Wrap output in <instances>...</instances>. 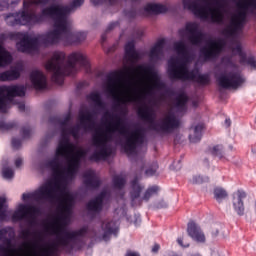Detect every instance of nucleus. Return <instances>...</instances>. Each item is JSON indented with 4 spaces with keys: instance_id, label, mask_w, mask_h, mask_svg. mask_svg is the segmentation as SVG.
Returning <instances> with one entry per match:
<instances>
[{
    "instance_id": "22",
    "label": "nucleus",
    "mask_w": 256,
    "mask_h": 256,
    "mask_svg": "<svg viewBox=\"0 0 256 256\" xmlns=\"http://www.w3.org/2000/svg\"><path fill=\"white\" fill-rule=\"evenodd\" d=\"M245 197H247V194L243 190H238L233 197V209L240 217L245 215V204L243 203Z\"/></svg>"
},
{
    "instance_id": "16",
    "label": "nucleus",
    "mask_w": 256,
    "mask_h": 256,
    "mask_svg": "<svg viewBox=\"0 0 256 256\" xmlns=\"http://www.w3.org/2000/svg\"><path fill=\"white\" fill-rule=\"evenodd\" d=\"M223 42L209 40L207 46L200 49V55L204 61H212V59H217L223 51Z\"/></svg>"
},
{
    "instance_id": "34",
    "label": "nucleus",
    "mask_w": 256,
    "mask_h": 256,
    "mask_svg": "<svg viewBox=\"0 0 256 256\" xmlns=\"http://www.w3.org/2000/svg\"><path fill=\"white\" fill-rule=\"evenodd\" d=\"M190 183H192L193 185H201L203 183H209V177L205 176H193V178L190 180Z\"/></svg>"
},
{
    "instance_id": "19",
    "label": "nucleus",
    "mask_w": 256,
    "mask_h": 256,
    "mask_svg": "<svg viewBox=\"0 0 256 256\" xmlns=\"http://www.w3.org/2000/svg\"><path fill=\"white\" fill-rule=\"evenodd\" d=\"M83 184L85 185L86 189H99L101 187V178L95 173L93 170H87L83 174Z\"/></svg>"
},
{
    "instance_id": "53",
    "label": "nucleus",
    "mask_w": 256,
    "mask_h": 256,
    "mask_svg": "<svg viewBox=\"0 0 256 256\" xmlns=\"http://www.w3.org/2000/svg\"><path fill=\"white\" fill-rule=\"evenodd\" d=\"M101 39H102V43H105L107 39V34H102Z\"/></svg>"
},
{
    "instance_id": "58",
    "label": "nucleus",
    "mask_w": 256,
    "mask_h": 256,
    "mask_svg": "<svg viewBox=\"0 0 256 256\" xmlns=\"http://www.w3.org/2000/svg\"><path fill=\"white\" fill-rule=\"evenodd\" d=\"M33 213H35V207L33 208Z\"/></svg>"
},
{
    "instance_id": "14",
    "label": "nucleus",
    "mask_w": 256,
    "mask_h": 256,
    "mask_svg": "<svg viewBox=\"0 0 256 256\" xmlns=\"http://www.w3.org/2000/svg\"><path fill=\"white\" fill-rule=\"evenodd\" d=\"M180 37H186L191 45L198 47L205 40V33L199 29V23L187 22L185 27L178 31Z\"/></svg>"
},
{
    "instance_id": "52",
    "label": "nucleus",
    "mask_w": 256,
    "mask_h": 256,
    "mask_svg": "<svg viewBox=\"0 0 256 256\" xmlns=\"http://www.w3.org/2000/svg\"><path fill=\"white\" fill-rule=\"evenodd\" d=\"M225 125H226L227 127H231V119H226V120H225Z\"/></svg>"
},
{
    "instance_id": "2",
    "label": "nucleus",
    "mask_w": 256,
    "mask_h": 256,
    "mask_svg": "<svg viewBox=\"0 0 256 256\" xmlns=\"http://www.w3.org/2000/svg\"><path fill=\"white\" fill-rule=\"evenodd\" d=\"M71 115H66L63 120L58 117L50 118V123L60 126L61 138L56 149V156L48 161L47 167L53 171L54 177L42 185L34 195L39 199L47 201L51 205L60 203L61 210L66 215H71L75 198L67 192V179H73L79 167L81 159L87 156L83 149L77 150V146L71 143L69 135L77 141L79 133L83 129L84 133L91 131L95 127L93 114L89 110H80L78 115L79 124L69 126Z\"/></svg>"
},
{
    "instance_id": "4",
    "label": "nucleus",
    "mask_w": 256,
    "mask_h": 256,
    "mask_svg": "<svg viewBox=\"0 0 256 256\" xmlns=\"http://www.w3.org/2000/svg\"><path fill=\"white\" fill-rule=\"evenodd\" d=\"M115 133L125 137L122 147L127 155H133L137 150V145H143L145 141L143 129L138 128L129 132L123 119L119 115H114L112 116V122L108 123L105 131H98L92 137V143L97 150L90 156V161H105L107 157L113 155V148L108 143L113 141V134Z\"/></svg>"
},
{
    "instance_id": "5",
    "label": "nucleus",
    "mask_w": 256,
    "mask_h": 256,
    "mask_svg": "<svg viewBox=\"0 0 256 256\" xmlns=\"http://www.w3.org/2000/svg\"><path fill=\"white\" fill-rule=\"evenodd\" d=\"M22 200L25 204H19L18 209L12 215V221H25L26 227L21 230V237L24 240L19 250H13L15 230L11 227L0 230V256H10L16 253L18 256H33V193H24Z\"/></svg>"
},
{
    "instance_id": "50",
    "label": "nucleus",
    "mask_w": 256,
    "mask_h": 256,
    "mask_svg": "<svg viewBox=\"0 0 256 256\" xmlns=\"http://www.w3.org/2000/svg\"><path fill=\"white\" fill-rule=\"evenodd\" d=\"M125 256H141L137 252L128 251Z\"/></svg>"
},
{
    "instance_id": "38",
    "label": "nucleus",
    "mask_w": 256,
    "mask_h": 256,
    "mask_svg": "<svg viewBox=\"0 0 256 256\" xmlns=\"http://www.w3.org/2000/svg\"><path fill=\"white\" fill-rule=\"evenodd\" d=\"M22 139L25 141L27 139H31V126H24L21 129Z\"/></svg>"
},
{
    "instance_id": "11",
    "label": "nucleus",
    "mask_w": 256,
    "mask_h": 256,
    "mask_svg": "<svg viewBox=\"0 0 256 256\" xmlns=\"http://www.w3.org/2000/svg\"><path fill=\"white\" fill-rule=\"evenodd\" d=\"M168 76L172 81H191L195 73L189 70L187 62L181 61L178 57H171L168 60Z\"/></svg>"
},
{
    "instance_id": "42",
    "label": "nucleus",
    "mask_w": 256,
    "mask_h": 256,
    "mask_svg": "<svg viewBox=\"0 0 256 256\" xmlns=\"http://www.w3.org/2000/svg\"><path fill=\"white\" fill-rule=\"evenodd\" d=\"M9 9V0H0V11H5Z\"/></svg>"
},
{
    "instance_id": "49",
    "label": "nucleus",
    "mask_w": 256,
    "mask_h": 256,
    "mask_svg": "<svg viewBox=\"0 0 256 256\" xmlns=\"http://www.w3.org/2000/svg\"><path fill=\"white\" fill-rule=\"evenodd\" d=\"M92 4H94L95 6L97 5H101L103 3V0H90Z\"/></svg>"
},
{
    "instance_id": "51",
    "label": "nucleus",
    "mask_w": 256,
    "mask_h": 256,
    "mask_svg": "<svg viewBox=\"0 0 256 256\" xmlns=\"http://www.w3.org/2000/svg\"><path fill=\"white\" fill-rule=\"evenodd\" d=\"M159 251V244H155L152 248V253H157Z\"/></svg>"
},
{
    "instance_id": "60",
    "label": "nucleus",
    "mask_w": 256,
    "mask_h": 256,
    "mask_svg": "<svg viewBox=\"0 0 256 256\" xmlns=\"http://www.w3.org/2000/svg\"><path fill=\"white\" fill-rule=\"evenodd\" d=\"M106 115H109V113L107 112Z\"/></svg>"
},
{
    "instance_id": "40",
    "label": "nucleus",
    "mask_w": 256,
    "mask_h": 256,
    "mask_svg": "<svg viewBox=\"0 0 256 256\" xmlns=\"http://www.w3.org/2000/svg\"><path fill=\"white\" fill-rule=\"evenodd\" d=\"M12 148L17 151L19 150V148L22 145V141L19 138H12V142H11Z\"/></svg>"
},
{
    "instance_id": "15",
    "label": "nucleus",
    "mask_w": 256,
    "mask_h": 256,
    "mask_svg": "<svg viewBox=\"0 0 256 256\" xmlns=\"http://www.w3.org/2000/svg\"><path fill=\"white\" fill-rule=\"evenodd\" d=\"M25 87L19 85L0 86V111L1 113H7V103L13 99V97H24Z\"/></svg>"
},
{
    "instance_id": "28",
    "label": "nucleus",
    "mask_w": 256,
    "mask_h": 256,
    "mask_svg": "<svg viewBox=\"0 0 256 256\" xmlns=\"http://www.w3.org/2000/svg\"><path fill=\"white\" fill-rule=\"evenodd\" d=\"M189 101V97H187V94L180 93L176 96L174 100V105L177 111L183 112L187 111V102Z\"/></svg>"
},
{
    "instance_id": "57",
    "label": "nucleus",
    "mask_w": 256,
    "mask_h": 256,
    "mask_svg": "<svg viewBox=\"0 0 256 256\" xmlns=\"http://www.w3.org/2000/svg\"><path fill=\"white\" fill-rule=\"evenodd\" d=\"M192 256H201L200 254H194V255H192Z\"/></svg>"
},
{
    "instance_id": "12",
    "label": "nucleus",
    "mask_w": 256,
    "mask_h": 256,
    "mask_svg": "<svg viewBox=\"0 0 256 256\" xmlns=\"http://www.w3.org/2000/svg\"><path fill=\"white\" fill-rule=\"evenodd\" d=\"M144 189L145 186L139 183L138 178L132 180L130 190V199L132 207H139L143 203V201H149V199H151L153 195H157L159 191L158 186H152L145 191L143 197L141 198V193Z\"/></svg>"
},
{
    "instance_id": "21",
    "label": "nucleus",
    "mask_w": 256,
    "mask_h": 256,
    "mask_svg": "<svg viewBox=\"0 0 256 256\" xmlns=\"http://www.w3.org/2000/svg\"><path fill=\"white\" fill-rule=\"evenodd\" d=\"M107 195H109V192H107V190H103L95 197V199L90 200L87 203L88 211H91L92 213H101V211H103V201Z\"/></svg>"
},
{
    "instance_id": "29",
    "label": "nucleus",
    "mask_w": 256,
    "mask_h": 256,
    "mask_svg": "<svg viewBox=\"0 0 256 256\" xmlns=\"http://www.w3.org/2000/svg\"><path fill=\"white\" fill-rule=\"evenodd\" d=\"M174 51L177 55H180L183 59H187V55H189V51L187 50V45L183 41H177L174 43Z\"/></svg>"
},
{
    "instance_id": "59",
    "label": "nucleus",
    "mask_w": 256,
    "mask_h": 256,
    "mask_svg": "<svg viewBox=\"0 0 256 256\" xmlns=\"http://www.w3.org/2000/svg\"><path fill=\"white\" fill-rule=\"evenodd\" d=\"M216 5H219V2H216Z\"/></svg>"
},
{
    "instance_id": "17",
    "label": "nucleus",
    "mask_w": 256,
    "mask_h": 256,
    "mask_svg": "<svg viewBox=\"0 0 256 256\" xmlns=\"http://www.w3.org/2000/svg\"><path fill=\"white\" fill-rule=\"evenodd\" d=\"M102 231V235L95 232L93 237L98 241H109V239H111V235H115V237H117V233H119V226H117V222L115 221H104L102 223Z\"/></svg>"
},
{
    "instance_id": "36",
    "label": "nucleus",
    "mask_w": 256,
    "mask_h": 256,
    "mask_svg": "<svg viewBox=\"0 0 256 256\" xmlns=\"http://www.w3.org/2000/svg\"><path fill=\"white\" fill-rule=\"evenodd\" d=\"M2 175L4 179H13L15 177V171H13V168L3 167Z\"/></svg>"
},
{
    "instance_id": "45",
    "label": "nucleus",
    "mask_w": 256,
    "mask_h": 256,
    "mask_svg": "<svg viewBox=\"0 0 256 256\" xmlns=\"http://www.w3.org/2000/svg\"><path fill=\"white\" fill-rule=\"evenodd\" d=\"M177 243L178 245H180V247H183L184 249H187L190 246L189 243H183V238H178Z\"/></svg>"
},
{
    "instance_id": "33",
    "label": "nucleus",
    "mask_w": 256,
    "mask_h": 256,
    "mask_svg": "<svg viewBox=\"0 0 256 256\" xmlns=\"http://www.w3.org/2000/svg\"><path fill=\"white\" fill-rule=\"evenodd\" d=\"M233 51H235V53H237L240 57V63H245V61H247V55H245V53L243 52V47L241 46V44H237L234 48Z\"/></svg>"
},
{
    "instance_id": "39",
    "label": "nucleus",
    "mask_w": 256,
    "mask_h": 256,
    "mask_svg": "<svg viewBox=\"0 0 256 256\" xmlns=\"http://www.w3.org/2000/svg\"><path fill=\"white\" fill-rule=\"evenodd\" d=\"M157 169H159V166L157 163H154L150 168H148L145 173L147 177H153L157 173Z\"/></svg>"
},
{
    "instance_id": "54",
    "label": "nucleus",
    "mask_w": 256,
    "mask_h": 256,
    "mask_svg": "<svg viewBox=\"0 0 256 256\" xmlns=\"http://www.w3.org/2000/svg\"><path fill=\"white\" fill-rule=\"evenodd\" d=\"M204 165H206L207 167H209V160L205 159V160H204Z\"/></svg>"
},
{
    "instance_id": "13",
    "label": "nucleus",
    "mask_w": 256,
    "mask_h": 256,
    "mask_svg": "<svg viewBox=\"0 0 256 256\" xmlns=\"http://www.w3.org/2000/svg\"><path fill=\"white\" fill-rule=\"evenodd\" d=\"M33 1L23 2V11L17 13H10L6 15L5 21L10 27H15V25H29L33 21V11L31 10V5Z\"/></svg>"
},
{
    "instance_id": "48",
    "label": "nucleus",
    "mask_w": 256,
    "mask_h": 256,
    "mask_svg": "<svg viewBox=\"0 0 256 256\" xmlns=\"http://www.w3.org/2000/svg\"><path fill=\"white\" fill-rule=\"evenodd\" d=\"M17 107H18L19 111H21V112L25 111V103H19L17 105Z\"/></svg>"
},
{
    "instance_id": "41",
    "label": "nucleus",
    "mask_w": 256,
    "mask_h": 256,
    "mask_svg": "<svg viewBox=\"0 0 256 256\" xmlns=\"http://www.w3.org/2000/svg\"><path fill=\"white\" fill-rule=\"evenodd\" d=\"M244 63H247V65H249L251 67V69L256 70V59H255V57L251 56V57L246 58Z\"/></svg>"
},
{
    "instance_id": "20",
    "label": "nucleus",
    "mask_w": 256,
    "mask_h": 256,
    "mask_svg": "<svg viewBox=\"0 0 256 256\" xmlns=\"http://www.w3.org/2000/svg\"><path fill=\"white\" fill-rule=\"evenodd\" d=\"M187 233L193 241H196L197 243H205V233H203V230H201V227L197 225L194 221H190L187 225Z\"/></svg>"
},
{
    "instance_id": "44",
    "label": "nucleus",
    "mask_w": 256,
    "mask_h": 256,
    "mask_svg": "<svg viewBox=\"0 0 256 256\" xmlns=\"http://www.w3.org/2000/svg\"><path fill=\"white\" fill-rule=\"evenodd\" d=\"M117 25H119V22H112L108 25L106 32L109 33V31H113V29H115V27H117Z\"/></svg>"
},
{
    "instance_id": "26",
    "label": "nucleus",
    "mask_w": 256,
    "mask_h": 256,
    "mask_svg": "<svg viewBox=\"0 0 256 256\" xmlns=\"http://www.w3.org/2000/svg\"><path fill=\"white\" fill-rule=\"evenodd\" d=\"M169 8L163 4L149 3L144 7V11L150 15H159V13H167Z\"/></svg>"
},
{
    "instance_id": "7",
    "label": "nucleus",
    "mask_w": 256,
    "mask_h": 256,
    "mask_svg": "<svg viewBox=\"0 0 256 256\" xmlns=\"http://www.w3.org/2000/svg\"><path fill=\"white\" fill-rule=\"evenodd\" d=\"M65 52L55 51L45 64L46 71L52 73V81L56 85H62L66 75H74L81 67H87L89 64L87 58L81 52H73L68 56L65 62Z\"/></svg>"
},
{
    "instance_id": "43",
    "label": "nucleus",
    "mask_w": 256,
    "mask_h": 256,
    "mask_svg": "<svg viewBox=\"0 0 256 256\" xmlns=\"http://www.w3.org/2000/svg\"><path fill=\"white\" fill-rule=\"evenodd\" d=\"M51 1L56 0H33V5H37V3H40L41 5H47V3H51Z\"/></svg>"
},
{
    "instance_id": "46",
    "label": "nucleus",
    "mask_w": 256,
    "mask_h": 256,
    "mask_svg": "<svg viewBox=\"0 0 256 256\" xmlns=\"http://www.w3.org/2000/svg\"><path fill=\"white\" fill-rule=\"evenodd\" d=\"M21 165H23V158L18 157V158L15 160V167H16L17 169H19V167H21Z\"/></svg>"
},
{
    "instance_id": "30",
    "label": "nucleus",
    "mask_w": 256,
    "mask_h": 256,
    "mask_svg": "<svg viewBox=\"0 0 256 256\" xmlns=\"http://www.w3.org/2000/svg\"><path fill=\"white\" fill-rule=\"evenodd\" d=\"M112 183L115 189H123L127 183V176L125 174H118L112 178Z\"/></svg>"
},
{
    "instance_id": "61",
    "label": "nucleus",
    "mask_w": 256,
    "mask_h": 256,
    "mask_svg": "<svg viewBox=\"0 0 256 256\" xmlns=\"http://www.w3.org/2000/svg\"><path fill=\"white\" fill-rule=\"evenodd\" d=\"M34 224H35V218H34Z\"/></svg>"
},
{
    "instance_id": "25",
    "label": "nucleus",
    "mask_w": 256,
    "mask_h": 256,
    "mask_svg": "<svg viewBox=\"0 0 256 256\" xmlns=\"http://www.w3.org/2000/svg\"><path fill=\"white\" fill-rule=\"evenodd\" d=\"M203 129H205L203 124H197L195 127L190 128V143H199V141H201V137H203Z\"/></svg>"
},
{
    "instance_id": "24",
    "label": "nucleus",
    "mask_w": 256,
    "mask_h": 256,
    "mask_svg": "<svg viewBox=\"0 0 256 256\" xmlns=\"http://www.w3.org/2000/svg\"><path fill=\"white\" fill-rule=\"evenodd\" d=\"M33 87L38 91L47 89V77L39 70H33Z\"/></svg>"
},
{
    "instance_id": "23",
    "label": "nucleus",
    "mask_w": 256,
    "mask_h": 256,
    "mask_svg": "<svg viewBox=\"0 0 256 256\" xmlns=\"http://www.w3.org/2000/svg\"><path fill=\"white\" fill-rule=\"evenodd\" d=\"M164 49H165V40L164 39L158 40L150 50L149 57L151 61H160V59H163Z\"/></svg>"
},
{
    "instance_id": "55",
    "label": "nucleus",
    "mask_w": 256,
    "mask_h": 256,
    "mask_svg": "<svg viewBox=\"0 0 256 256\" xmlns=\"http://www.w3.org/2000/svg\"><path fill=\"white\" fill-rule=\"evenodd\" d=\"M30 81L33 82V72H30Z\"/></svg>"
},
{
    "instance_id": "8",
    "label": "nucleus",
    "mask_w": 256,
    "mask_h": 256,
    "mask_svg": "<svg viewBox=\"0 0 256 256\" xmlns=\"http://www.w3.org/2000/svg\"><path fill=\"white\" fill-rule=\"evenodd\" d=\"M236 6L240 10L230 18L228 25L222 31L227 39H235L243 31L245 23H247V11L249 9L250 13L256 11V0L238 1Z\"/></svg>"
},
{
    "instance_id": "31",
    "label": "nucleus",
    "mask_w": 256,
    "mask_h": 256,
    "mask_svg": "<svg viewBox=\"0 0 256 256\" xmlns=\"http://www.w3.org/2000/svg\"><path fill=\"white\" fill-rule=\"evenodd\" d=\"M208 153H210V155H213V157H219V159H221L223 157V146L216 145V146L210 147L208 149Z\"/></svg>"
},
{
    "instance_id": "1",
    "label": "nucleus",
    "mask_w": 256,
    "mask_h": 256,
    "mask_svg": "<svg viewBox=\"0 0 256 256\" xmlns=\"http://www.w3.org/2000/svg\"><path fill=\"white\" fill-rule=\"evenodd\" d=\"M124 59L131 67H126L125 71H113L106 75V91L116 101L117 109L127 103L142 105L138 108V116L142 121L149 123L148 129L159 135L166 137L175 133L181 127V119L177 115L169 112L158 120H155V111L145 104V100L153 89H159L161 82L157 72L150 66L133 65L141 59V53L135 50V42L130 41L125 45Z\"/></svg>"
},
{
    "instance_id": "18",
    "label": "nucleus",
    "mask_w": 256,
    "mask_h": 256,
    "mask_svg": "<svg viewBox=\"0 0 256 256\" xmlns=\"http://www.w3.org/2000/svg\"><path fill=\"white\" fill-rule=\"evenodd\" d=\"M14 37L15 39H18V42L16 43L18 51L21 53H31L33 50V38L23 32L15 33Z\"/></svg>"
},
{
    "instance_id": "6",
    "label": "nucleus",
    "mask_w": 256,
    "mask_h": 256,
    "mask_svg": "<svg viewBox=\"0 0 256 256\" xmlns=\"http://www.w3.org/2000/svg\"><path fill=\"white\" fill-rule=\"evenodd\" d=\"M65 219L67 216L56 217L48 226L47 231L50 230V235H55L54 242L44 243L40 246L37 252V243L33 242V256H59L61 249L66 251H73L76 247H79L83 241V237L87 235L89 229L83 227L79 230L68 231L65 229Z\"/></svg>"
},
{
    "instance_id": "56",
    "label": "nucleus",
    "mask_w": 256,
    "mask_h": 256,
    "mask_svg": "<svg viewBox=\"0 0 256 256\" xmlns=\"http://www.w3.org/2000/svg\"><path fill=\"white\" fill-rule=\"evenodd\" d=\"M17 3H19V1H12V2H11L12 5H15V4H17Z\"/></svg>"
},
{
    "instance_id": "27",
    "label": "nucleus",
    "mask_w": 256,
    "mask_h": 256,
    "mask_svg": "<svg viewBox=\"0 0 256 256\" xmlns=\"http://www.w3.org/2000/svg\"><path fill=\"white\" fill-rule=\"evenodd\" d=\"M88 101H91L94 104L96 109H100L103 111L107 105L104 103L103 99L101 98V94L99 92H91L87 95Z\"/></svg>"
},
{
    "instance_id": "32",
    "label": "nucleus",
    "mask_w": 256,
    "mask_h": 256,
    "mask_svg": "<svg viewBox=\"0 0 256 256\" xmlns=\"http://www.w3.org/2000/svg\"><path fill=\"white\" fill-rule=\"evenodd\" d=\"M214 197L218 203H221L223 199H226L227 197V191L223 188H216L214 190Z\"/></svg>"
},
{
    "instance_id": "37",
    "label": "nucleus",
    "mask_w": 256,
    "mask_h": 256,
    "mask_svg": "<svg viewBox=\"0 0 256 256\" xmlns=\"http://www.w3.org/2000/svg\"><path fill=\"white\" fill-rule=\"evenodd\" d=\"M15 127H17V123H15V122H8L7 123V122H4V121L0 120V129L2 131H9L10 129H13Z\"/></svg>"
},
{
    "instance_id": "3",
    "label": "nucleus",
    "mask_w": 256,
    "mask_h": 256,
    "mask_svg": "<svg viewBox=\"0 0 256 256\" xmlns=\"http://www.w3.org/2000/svg\"><path fill=\"white\" fill-rule=\"evenodd\" d=\"M85 0H73L70 5L52 4L43 8L40 15L33 14V23H43L46 19L53 20V31L48 32L44 36L33 37V54L37 53V44L43 47L49 45H57V43H64V45H75V43H82L87 39L85 32H73L71 25L73 20L69 17L73 11L79 9Z\"/></svg>"
},
{
    "instance_id": "9",
    "label": "nucleus",
    "mask_w": 256,
    "mask_h": 256,
    "mask_svg": "<svg viewBox=\"0 0 256 256\" xmlns=\"http://www.w3.org/2000/svg\"><path fill=\"white\" fill-rule=\"evenodd\" d=\"M221 63L225 65V69H232L227 72V70H218L215 73V79L222 89H237L241 87L242 83H245V78L238 70V66L231 61V58L224 57Z\"/></svg>"
},
{
    "instance_id": "47",
    "label": "nucleus",
    "mask_w": 256,
    "mask_h": 256,
    "mask_svg": "<svg viewBox=\"0 0 256 256\" xmlns=\"http://www.w3.org/2000/svg\"><path fill=\"white\" fill-rule=\"evenodd\" d=\"M158 209H165L168 207L167 202H165L164 200L160 201L157 205Z\"/></svg>"
},
{
    "instance_id": "35",
    "label": "nucleus",
    "mask_w": 256,
    "mask_h": 256,
    "mask_svg": "<svg viewBox=\"0 0 256 256\" xmlns=\"http://www.w3.org/2000/svg\"><path fill=\"white\" fill-rule=\"evenodd\" d=\"M196 81L200 85H209V83L211 82V78L209 77V74H199L196 77Z\"/></svg>"
},
{
    "instance_id": "10",
    "label": "nucleus",
    "mask_w": 256,
    "mask_h": 256,
    "mask_svg": "<svg viewBox=\"0 0 256 256\" xmlns=\"http://www.w3.org/2000/svg\"><path fill=\"white\" fill-rule=\"evenodd\" d=\"M13 63V56L5 47L0 45V67H7ZM23 72V64L18 63L10 70L0 73V81H17Z\"/></svg>"
}]
</instances>
